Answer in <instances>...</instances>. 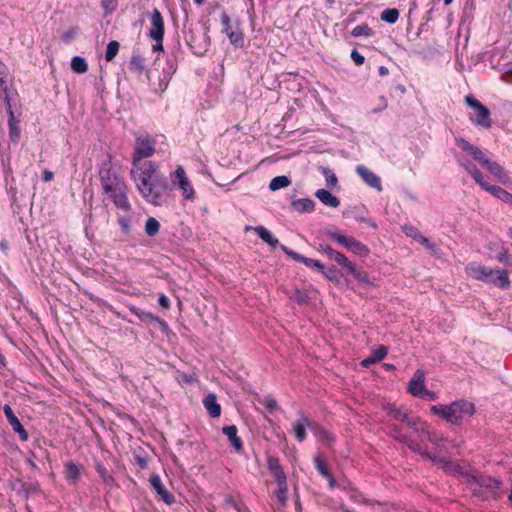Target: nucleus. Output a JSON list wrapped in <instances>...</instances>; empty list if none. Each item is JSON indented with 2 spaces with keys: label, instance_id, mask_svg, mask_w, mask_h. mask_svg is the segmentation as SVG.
<instances>
[{
  "label": "nucleus",
  "instance_id": "19",
  "mask_svg": "<svg viewBox=\"0 0 512 512\" xmlns=\"http://www.w3.org/2000/svg\"><path fill=\"white\" fill-rule=\"evenodd\" d=\"M158 166L156 163L152 161L144 162L142 167L140 168V173L138 177H135L136 184L138 182H148L149 180H154L157 177H165L162 174L157 173Z\"/></svg>",
  "mask_w": 512,
  "mask_h": 512
},
{
  "label": "nucleus",
  "instance_id": "18",
  "mask_svg": "<svg viewBox=\"0 0 512 512\" xmlns=\"http://www.w3.org/2000/svg\"><path fill=\"white\" fill-rule=\"evenodd\" d=\"M317 251L325 255L329 260L335 261L341 267L347 264L348 258L343 253L335 250L327 243H319L317 246Z\"/></svg>",
  "mask_w": 512,
  "mask_h": 512
},
{
  "label": "nucleus",
  "instance_id": "15",
  "mask_svg": "<svg viewBox=\"0 0 512 512\" xmlns=\"http://www.w3.org/2000/svg\"><path fill=\"white\" fill-rule=\"evenodd\" d=\"M149 482L154 489V491L157 493V495L161 498V500L167 504L172 505L175 503L176 499L175 496L170 493L167 488L163 485L161 478L157 474H153L150 476Z\"/></svg>",
  "mask_w": 512,
  "mask_h": 512
},
{
  "label": "nucleus",
  "instance_id": "16",
  "mask_svg": "<svg viewBox=\"0 0 512 512\" xmlns=\"http://www.w3.org/2000/svg\"><path fill=\"white\" fill-rule=\"evenodd\" d=\"M3 411L13 431L19 435L22 441H27L29 438L28 432L24 429L23 425L14 414L11 406L9 404H4Z\"/></svg>",
  "mask_w": 512,
  "mask_h": 512
},
{
  "label": "nucleus",
  "instance_id": "55",
  "mask_svg": "<svg viewBox=\"0 0 512 512\" xmlns=\"http://www.w3.org/2000/svg\"><path fill=\"white\" fill-rule=\"evenodd\" d=\"M325 277H327L329 280H337V270L334 266L325 267L324 271H320Z\"/></svg>",
  "mask_w": 512,
  "mask_h": 512
},
{
  "label": "nucleus",
  "instance_id": "12",
  "mask_svg": "<svg viewBox=\"0 0 512 512\" xmlns=\"http://www.w3.org/2000/svg\"><path fill=\"white\" fill-rule=\"evenodd\" d=\"M388 435L395 441L405 444L412 451H420V444L403 432L400 425L391 423L387 425Z\"/></svg>",
  "mask_w": 512,
  "mask_h": 512
},
{
  "label": "nucleus",
  "instance_id": "28",
  "mask_svg": "<svg viewBox=\"0 0 512 512\" xmlns=\"http://www.w3.org/2000/svg\"><path fill=\"white\" fill-rule=\"evenodd\" d=\"M315 196L326 206L337 208L340 200L326 189H318Z\"/></svg>",
  "mask_w": 512,
  "mask_h": 512
},
{
  "label": "nucleus",
  "instance_id": "57",
  "mask_svg": "<svg viewBox=\"0 0 512 512\" xmlns=\"http://www.w3.org/2000/svg\"><path fill=\"white\" fill-rule=\"evenodd\" d=\"M151 39L155 42L152 45L153 52L164 51V47H163L164 37H155V38H151Z\"/></svg>",
  "mask_w": 512,
  "mask_h": 512
},
{
  "label": "nucleus",
  "instance_id": "24",
  "mask_svg": "<svg viewBox=\"0 0 512 512\" xmlns=\"http://www.w3.org/2000/svg\"><path fill=\"white\" fill-rule=\"evenodd\" d=\"M65 467V479L71 483L76 484L82 472V466L76 462L68 461L64 464Z\"/></svg>",
  "mask_w": 512,
  "mask_h": 512
},
{
  "label": "nucleus",
  "instance_id": "1",
  "mask_svg": "<svg viewBox=\"0 0 512 512\" xmlns=\"http://www.w3.org/2000/svg\"><path fill=\"white\" fill-rule=\"evenodd\" d=\"M99 179L103 193L116 208L125 212L132 210L127 196L128 187L124 179L113 170L110 158L103 160L99 165Z\"/></svg>",
  "mask_w": 512,
  "mask_h": 512
},
{
  "label": "nucleus",
  "instance_id": "27",
  "mask_svg": "<svg viewBox=\"0 0 512 512\" xmlns=\"http://www.w3.org/2000/svg\"><path fill=\"white\" fill-rule=\"evenodd\" d=\"M0 97H2L4 99L6 109L9 114V118H8L9 128H17V125L20 122V120L16 118V116L12 110L11 99L9 97L7 87H3V89L0 90Z\"/></svg>",
  "mask_w": 512,
  "mask_h": 512
},
{
  "label": "nucleus",
  "instance_id": "25",
  "mask_svg": "<svg viewBox=\"0 0 512 512\" xmlns=\"http://www.w3.org/2000/svg\"><path fill=\"white\" fill-rule=\"evenodd\" d=\"M342 268L346 270L347 274L352 275L359 283L367 285L371 284L368 273L364 270L358 269L349 259L347 264Z\"/></svg>",
  "mask_w": 512,
  "mask_h": 512
},
{
  "label": "nucleus",
  "instance_id": "47",
  "mask_svg": "<svg viewBox=\"0 0 512 512\" xmlns=\"http://www.w3.org/2000/svg\"><path fill=\"white\" fill-rule=\"evenodd\" d=\"M388 354V348L385 345H378L371 351L370 356L376 360V362H380L383 360Z\"/></svg>",
  "mask_w": 512,
  "mask_h": 512
},
{
  "label": "nucleus",
  "instance_id": "30",
  "mask_svg": "<svg viewBox=\"0 0 512 512\" xmlns=\"http://www.w3.org/2000/svg\"><path fill=\"white\" fill-rule=\"evenodd\" d=\"M268 469L273 473L275 481H281L286 478V474L280 465V461L276 457H269L267 460Z\"/></svg>",
  "mask_w": 512,
  "mask_h": 512
},
{
  "label": "nucleus",
  "instance_id": "52",
  "mask_svg": "<svg viewBox=\"0 0 512 512\" xmlns=\"http://www.w3.org/2000/svg\"><path fill=\"white\" fill-rule=\"evenodd\" d=\"M221 24L223 26V32L226 35H229V33L234 31L231 27V18L226 12L221 14Z\"/></svg>",
  "mask_w": 512,
  "mask_h": 512
},
{
  "label": "nucleus",
  "instance_id": "10",
  "mask_svg": "<svg viewBox=\"0 0 512 512\" xmlns=\"http://www.w3.org/2000/svg\"><path fill=\"white\" fill-rule=\"evenodd\" d=\"M465 103L474 112L471 115L473 123L483 128H490L492 125L491 113L487 106L482 104L474 95L468 94L464 98Z\"/></svg>",
  "mask_w": 512,
  "mask_h": 512
},
{
  "label": "nucleus",
  "instance_id": "46",
  "mask_svg": "<svg viewBox=\"0 0 512 512\" xmlns=\"http://www.w3.org/2000/svg\"><path fill=\"white\" fill-rule=\"evenodd\" d=\"M231 44L236 47H242L244 44V36L241 30L238 28L227 35Z\"/></svg>",
  "mask_w": 512,
  "mask_h": 512
},
{
  "label": "nucleus",
  "instance_id": "11",
  "mask_svg": "<svg viewBox=\"0 0 512 512\" xmlns=\"http://www.w3.org/2000/svg\"><path fill=\"white\" fill-rule=\"evenodd\" d=\"M155 153V140L148 135L136 139L135 151L132 157L133 166H136L140 160L151 157Z\"/></svg>",
  "mask_w": 512,
  "mask_h": 512
},
{
  "label": "nucleus",
  "instance_id": "21",
  "mask_svg": "<svg viewBox=\"0 0 512 512\" xmlns=\"http://www.w3.org/2000/svg\"><path fill=\"white\" fill-rule=\"evenodd\" d=\"M357 174L365 181L367 185L378 191L382 190L381 179L374 172L369 170L364 165H358L356 167Z\"/></svg>",
  "mask_w": 512,
  "mask_h": 512
},
{
  "label": "nucleus",
  "instance_id": "45",
  "mask_svg": "<svg viewBox=\"0 0 512 512\" xmlns=\"http://www.w3.org/2000/svg\"><path fill=\"white\" fill-rule=\"evenodd\" d=\"M320 171L325 177L328 186L335 187L337 185L338 179L335 173L329 167L321 166Z\"/></svg>",
  "mask_w": 512,
  "mask_h": 512
},
{
  "label": "nucleus",
  "instance_id": "33",
  "mask_svg": "<svg viewBox=\"0 0 512 512\" xmlns=\"http://www.w3.org/2000/svg\"><path fill=\"white\" fill-rule=\"evenodd\" d=\"M145 69V58L140 54H133L129 62V70L141 74Z\"/></svg>",
  "mask_w": 512,
  "mask_h": 512
},
{
  "label": "nucleus",
  "instance_id": "56",
  "mask_svg": "<svg viewBox=\"0 0 512 512\" xmlns=\"http://www.w3.org/2000/svg\"><path fill=\"white\" fill-rule=\"evenodd\" d=\"M351 58H352L353 62L355 63V65H357V66L362 65L365 61L364 56L361 53H359L356 49L352 50Z\"/></svg>",
  "mask_w": 512,
  "mask_h": 512
},
{
  "label": "nucleus",
  "instance_id": "13",
  "mask_svg": "<svg viewBox=\"0 0 512 512\" xmlns=\"http://www.w3.org/2000/svg\"><path fill=\"white\" fill-rule=\"evenodd\" d=\"M173 182L182 190L183 197L187 200H193L195 191L186 176V172L182 166H178L174 172Z\"/></svg>",
  "mask_w": 512,
  "mask_h": 512
},
{
  "label": "nucleus",
  "instance_id": "7",
  "mask_svg": "<svg viewBox=\"0 0 512 512\" xmlns=\"http://www.w3.org/2000/svg\"><path fill=\"white\" fill-rule=\"evenodd\" d=\"M384 410L392 420L405 423L415 434L427 432V422L414 415L408 408L396 403H387Z\"/></svg>",
  "mask_w": 512,
  "mask_h": 512
},
{
  "label": "nucleus",
  "instance_id": "20",
  "mask_svg": "<svg viewBox=\"0 0 512 512\" xmlns=\"http://www.w3.org/2000/svg\"><path fill=\"white\" fill-rule=\"evenodd\" d=\"M441 466L446 474L452 475L456 478H464V480H466L467 474H469L470 472V467L465 468L461 466L458 462L451 461L448 458H445Z\"/></svg>",
  "mask_w": 512,
  "mask_h": 512
},
{
  "label": "nucleus",
  "instance_id": "54",
  "mask_svg": "<svg viewBox=\"0 0 512 512\" xmlns=\"http://www.w3.org/2000/svg\"><path fill=\"white\" fill-rule=\"evenodd\" d=\"M305 266L316 269L318 271H324V265L318 261L307 257V260H305Z\"/></svg>",
  "mask_w": 512,
  "mask_h": 512
},
{
  "label": "nucleus",
  "instance_id": "43",
  "mask_svg": "<svg viewBox=\"0 0 512 512\" xmlns=\"http://www.w3.org/2000/svg\"><path fill=\"white\" fill-rule=\"evenodd\" d=\"M119 48H120V44L118 41H116V40L110 41L107 45L106 54H105L106 61H108V62L112 61L118 54Z\"/></svg>",
  "mask_w": 512,
  "mask_h": 512
},
{
  "label": "nucleus",
  "instance_id": "48",
  "mask_svg": "<svg viewBox=\"0 0 512 512\" xmlns=\"http://www.w3.org/2000/svg\"><path fill=\"white\" fill-rule=\"evenodd\" d=\"M415 453L420 454L423 458L431 460L435 463H439L442 465V463L445 460V457H440L435 453L428 452L427 450H424L422 446L420 445V451H414Z\"/></svg>",
  "mask_w": 512,
  "mask_h": 512
},
{
  "label": "nucleus",
  "instance_id": "8",
  "mask_svg": "<svg viewBox=\"0 0 512 512\" xmlns=\"http://www.w3.org/2000/svg\"><path fill=\"white\" fill-rule=\"evenodd\" d=\"M323 234L330 240L336 242L338 245L344 247L348 251L360 256L367 257L370 254L369 247L357 240L353 236H346L341 231L329 227L323 231Z\"/></svg>",
  "mask_w": 512,
  "mask_h": 512
},
{
  "label": "nucleus",
  "instance_id": "36",
  "mask_svg": "<svg viewBox=\"0 0 512 512\" xmlns=\"http://www.w3.org/2000/svg\"><path fill=\"white\" fill-rule=\"evenodd\" d=\"M160 222L155 217H148L145 222V233L149 237H155L160 231Z\"/></svg>",
  "mask_w": 512,
  "mask_h": 512
},
{
  "label": "nucleus",
  "instance_id": "51",
  "mask_svg": "<svg viewBox=\"0 0 512 512\" xmlns=\"http://www.w3.org/2000/svg\"><path fill=\"white\" fill-rule=\"evenodd\" d=\"M314 463H315V468L317 469V471L325 478V477H328L329 474H331L329 472V469L326 465V463L319 457H315L314 459Z\"/></svg>",
  "mask_w": 512,
  "mask_h": 512
},
{
  "label": "nucleus",
  "instance_id": "3",
  "mask_svg": "<svg viewBox=\"0 0 512 512\" xmlns=\"http://www.w3.org/2000/svg\"><path fill=\"white\" fill-rule=\"evenodd\" d=\"M476 407L474 403L461 399L451 402L449 405L437 404L430 407V412L440 416L451 425H461L462 422L474 415Z\"/></svg>",
  "mask_w": 512,
  "mask_h": 512
},
{
  "label": "nucleus",
  "instance_id": "32",
  "mask_svg": "<svg viewBox=\"0 0 512 512\" xmlns=\"http://www.w3.org/2000/svg\"><path fill=\"white\" fill-rule=\"evenodd\" d=\"M254 230H255L257 236L260 239H262L264 242H266L268 245H270L271 247L275 248L276 246L279 245L278 239L275 238L272 235V233L264 226H261V225L256 226Z\"/></svg>",
  "mask_w": 512,
  "mask_h": 512
},
{
  "label": "nucleus",
  "instance_id": "9",
  "mask_svg": "<svg viewBox=\"0 0 512 512\" xmlns=\"http://www.w3.org/2000/svg\"><path fill=\"white\" fill-rule=\"evenodd\" d=\"M472 271L474 278L477 280L492 283L501 289H508L510 287V280L506 270H493L479 265L473 268Z\"/></svg>",
  "mask_w": 512,
  "mask_h": 512
},
{
  "label": "nucleus",
  "instance_id": "41",
  "mask_svg": "<svg viewBox=\"0 0 512 512\" xmlns=\"http://www.w3.org/2000/svg\"><path fill=\"white\" fill-rule=\"evenodd\" d=\"M71 68L75 73L83 74L88 70V64L83 57L75 56L71 61Z\"/></svg>",
  "mask_w": 512,
  "mask_h": 512
},
{
  "label": "nucleus",
  "instance_id": "53",
  "mask_svg": "<svg viewBox=\"0 0 512 512\" xmlns=\"http://www.w3.org/2000/svg\"><path fill=\"white\" fill-rule=\"evenodd\" d=\"M7 75H8V68L2 61H0V90H2L3 87H7L6 86Z\"/></svg>",
  "mask_w": 512,
  "mask_h": 512
},
{
  "label": "nucleus",
  "instance_id": "38",
  "mask_svg": "<svg viewBox=\"0 0 512 512\" xmlns=\"http://www.w3.org/2000/svg\"><path fill=\"white\" fill-rule=\"evenodd\" d=\"M96 472L101 477L103 482L108 486H113L115 483L114 477L108 472L106 467L102 463H96L95 465Z\"/></svg>",
  "mask_w": 512,
  "mask_h": 512
},
{
  "label": "nucleus",
  "instance_id": "59",
  "mask_svg": "<svg viewBox=\"0 0 512 512\" xmlns=\"http://www.w3.org/2000/svg\"><path fill=\"white\" fill-rule=\"evenodd\" d=\"M421 399H428L431 401H435L438 399V394L434 391L427 390L426 388L423 391L422 396H420Z\"/></svg>",
  "mask_w": 512,
  "mask_h": 512
},
{
  "label": "nucleus",
  "instance_id": "60",
  "mask_svg": "<svg viewBox=\"0 0 512 512\" xmlns=\"http://www.w3.org/2000/svg\"><path fill=\"white\" fill-rule=\"evenodd\" d=\"M419 437L426 436L428 440L433 444H438V438L435 434L430 433L429 431V425L427 424V432L426 433H420L417 434Z\"/></svg>",
  "mask_w": 512,
  "mask_h": 512
},
{
  "label": "nucleus",
  "instance_id": "44",
  "mask_svg": "<svg viewBox=\"0 0 512 512\" xmlns=\"http://www.w3.org/2000/svg\"><path fill=\"white\" fill-rule=\"evenodd\" d=\"M121 232L127 237L131 233V218L128 216L120 215L117 217Z\"/></svg>",
  "mask_w": 512,
  "mask_h": 512
},
{
  "label": "nucleus",
  "instance_id": "61",
  "mask_svg": "<svg viewBox=\"0 0 512 512\" xmlns=\"http://www.w3.org/2000/svg\"><path fill=\"white\" fill-rule=\"evenodd\" d=\"M158 303L161 307L168 309L170 308V300L165 294H160L158 297Z\"/></svg>",
  "mask_w": 512,
  "mask_h": 512
},
{
  "label": "nucleus",
  "instance_id": "23",
  "mask_svg": "<svg viewBox=\"0 0 512 512\" xmlns=\"http://www.w3.org/2000/svg\"><path fill=\"white\" fill-rule=\"evenodd\" d=\"M222 433L227 436L230 444L237 453H242L244 450L243 441L238 436V429L235 425L225 426L222 429Z\"/></svg>",
  "mask_w": 512,
  "mask_h": 512
},
{
  "label": "nucleus",
  "instance_id": "29",
  "mask_svg": "<svg viewBox=\"0 0 512 512\" xmlns=\"http://www.w3.org/2000/svg\"><path fill=\"white\" fill-rule=\"evenodd\" d=\"M403 232L413 238L414 240L420 242L428 248H434V245L430 243L429 239L421 234V232L412 225H406L403 227Z\"/></svg>",
  "mask_w": 512,
  "mask_h": 512
},
{
  "label": "nucleus",
  "instance_id": "35",
  "mask_svg": "<svg viewBox=\"0 0 512 512\" xmlns=\"http://www.w3.org/2000/svg\"><path fill=\"white\" fill-rule=\"evenodd\" d=\"M291 184V179L286 175L276 176L269 183L271 191H277L281 188H286Z\"/></svg>",
  "mask_w": 512,
  "mask_h": 512
},
{
  "label": "nucleus",
  "instance_id": "49",
  "mask_svg": "<svg viewBox=\"0 0 512 512\" xmlns=\"http://www.w3.org/2000/svg\"><path fill=\"white\" fill-rule=\"evenodd\" d=\"M293 299L300 305L306 304L309 302L310 297L306 290L303 289H295L293 294Z\"/></svg>",
  "mask_w": 512,
  "mask_h": 512
},
{
  "label": "nucleus",
  "instance_id": "58",
  "mask_svg": "<svg viewBox=\"0 0 512 512\" xmlns=\"http://www.w3.org/2000/svg\"><path fill=\"white\" fill-rule=\"evenodd\" d=\"M2 167H3L4 175L6 177L11 176L13 174V169L11 167L9 158H7V159L2 158Z\"/></svg>",
  "mask_w": 512,
  "mask_h": 512
},
{
  "label": "nucleus",
  "instance_id": "63",
  "mask_svg": "<svg viewBox=\"0 0 512 512\" xmlns=\"http://www.w3.org/2000/svg\"><path fill=\"white\" fill-rule=\"evenodd\" d=\"M77 31L76 29L74 28H70L68 29L67 31H65V33L63 34V40L64 41H69L71 40L75 35H76Z\"/></svg>",
  "mask_w": 512,
  "mask_h": 512
},
{
  "label": "nucleus",
  "instance_id": "50",
  "mask_svg": "<svg viewBox=\"0 0 512 512\" xmlns=\"http://www.w3.org/2000/svg\"><path fill=\"white\" fill-rule=\"evenodd\" d=\"M281 250L287 255L289 256L290 258H292L293 260L297 261V262H300V263H303L305 264V260H307V257L301 255L300 253L298 252H295L291 249H289L288 247H286L285 245H281Z\"/></svg>",
  "mask_w": 512,
  "mask_h": 512
},
{
  "label": "nucleus",
  "instance_id": "39",
  "mask_svg": "<svg viewBox=\"0 0 512 512\" xmlns=\"http://www.w3.org/2000/svg\"><path fill=\"white\" fill-rule=\"evenodd\" d=\"M373 35H374V31L371 27H369V25L367 23L360 24V25L356 26L355 28H353L351 31V36L355 37V38L361 37V36L371 37Z\"/></svg>",
  "mask_w": 512,
  "mask_h": 512
},
{
  "label": "nucleus",
  "instance_id": "5",
  "mask_svg": "<svg viewBox=\"0 0 512 512\" xmlns=\"http://www.w3.org/2000/svg\"><path fill=\"white\" fill-rule=\"evenodd\" d=\"M458 163L471 175L473 180L486 192L490 193L495 198L512 206V194L504 188L496 185L489 184L482 172L471 161L463 156L456 155Z\"/></svg>",
  "mask_w": 512,
  "mask_h": 512
},
{
  "label": "nucleus",
  "instance_id": "14",
  "mask_svg": "<svg viewBox=\"0 0 512 512\" xmlns=\"http://www.w3.org/2000/svg\"><path fill=\"white\" fill-rule=\"evenodd\" d=\"M165 34V23L161 12L154 8L150 14V28L148 30V36L150 38L164 37Z\"/></svg>",
  "mask_w": 512,
  "mask_h": 512
},
{
  "label": "nucleus",
  "instance_id": "2",
  "mask_svg": "<svg viewBox=\"0 0 512 512\" xmlns=\"http://www.w3.org/2000/svg\"><path fill=\"white\" fill-rule=\"evenodd\" d=\"M465 482L469 486L472 495L478 500H498L501 497L503 482L499 477L485 475L470 467Z\"/></svg>",
  "mask_w": 512,
  "mask_h": 512
},
{
  "label": "nucleus",
  "instance_id": "42",
  "mask_svg": "<svg viewBox=\"0 0 512 512\" xmlns=\"http://www.w3.org/2000/svg\"><path fill=\"white\" fill-rule=\"evenodd\" d=\"M276 483L278 486V489L275 493L276 497L282 505H285L286 501H287V493H288L287 479L277 481Z\"/></svg>",
  "mask_w": 512,
  "mask_h": 512
},
{
  "label": "nucleus",
  "instance_id": "22",
  "mask_svg": "<svg viewBox=\"0 0 512 512\" xmlns=\"http://www.w3.org/2000/svg\"><path fill=\"white\" fill-rule=\"evenodd\" d=\"M310 425H311V422H310L309 417L306 416L303 412H300L299 418L295 421V423L293 425V430H292L295 438L299 442H303L306 439V437H307L306 428L310 427Z\"/></svg>",
  "mask_w": 512,
  "mask_h": 512
},
{
  "label": "nucleus",
  "instance_id": "34",
  "mask_svg": "<svg viewBox=\"0 0 512 512\" xmlns=\"http://www.w3.org/2000/svg\"><path fill=\"white\" fill-rule=\"evenodd\" d=\"M129 311L144 322H154V320H159L158 316L152 314L151 312L144 311L133 305L129 307Z\"/></svg>",
  "mask_w": 512,
  "mask_h": 512
},
{
  "label": "nucleus",
  "instance_id": "40",
  "mask_svg": "<svg viewBox=\"0 0 512 512\" xmlns=\"http://www.w3.org/2000/svg\"><path fill=\"white\" fill-rule=\"evenodd\" d=\"M259 403L269 413H274L275 411H277L279 409V405H278L277 400L274 397L270 396V395H267V396H264V397L260 398L259 399Z\"/></svg>",
  "mask_w": 512,
  "mask_h": 512
},
{
  "label": "nucleus",
  "instance_id": "26",
  "mask_svg": "<svg viewBox=\"0 0 512 512\" xmlns=\"http://www.w3.org/2000/svg\"><path fill=\"white\" fill-rule=\"evenodd\" d=\"M203 405L205 409L207 410L208 414L212 418H218L221 415V406L217 402V397L213 393H209L204 399H203Z\"/></svg>",
  "mask_w": 512,
  "mask_h": 512
},
{
  "label": "nucleus",
  "instance_id": "17",
  "mask_svg": "<svg viewBox=\"0 0 512 512\" xmlns=\"http://www.w3.org/2000/svg\"><path fill=\"white\" fill-rule=\"evenodd\" d=\"M425 388V374L423 370L418 369L408 383V392L414 397L420 398Z\"/></svg>",
  "mask_w": 512,
  "mask_h": 512
},
{
  "label": "nucleus",
  "instance_id": "64",
  "mask_svg": "<svg viewBox=\"0 0 512 512\" xmlns=\"http://www.w3.org/2000/svg\"><path fill=\"white\" fill-rule=\"evenodd\" d=\"M225 503H226V505L228 507L233 508V509L239 511L238 504L236 503V501L232 497H227L226 500H225Z\"/></svg>",
  "mask_w": 512,
  "mask_h": 512
},
{
  "label": "nucleus",
  "instance_id": "31",
  "mask_svg": "<svg viewBox=\"0 0 512 512\" xmlns=\"http://www.w3.org/2000/svg\"><path fill=\"white\" fill-rule=\"evenodd\" d=\"M314 207L315 202L310 198H300L292 202V208L299 213H310Z\"/></svg>",
  "mask_w": 512,
  "mask_h": 512
},
{
  "label": "nucleus",
  "instance_id": "62",
  "mask_svg": "<svg viewBox=\"0 0 512 512\" xmlns=\"http://www.w3.org/2000/svg\"><path fill=\"white\" fill-rule=\"evenodd\" d=\"M21 130H9V138L13 143H18Z\"/></svg>",
  "mask_w": 512,
  "mask_h": 512
},
{
  "label": "nucleus",
  "instance_id": "37",
  "mask_svg": "<svg viewBox=\"0 0 512 512\" xmlns=\"http://www.w3.org/2000/svg\"><path fill=\"white\" fill-rule=\"evenodd\" d=\"M400 16L399 10L396 8H387L380 14V19L386 23L394 24Z\"/></svg>",
  "mask_w": 512,
  "mask_h": 512
},
{
  "label": "nucleus",
  "instance_id": "4",
  "mask_svg": "<svg viewBox=\"0 0 512 512\" xmlns=\"http://www.w3.org/2000/svg\"><path fill=\"white\" fill-rule=\"evenodd\" d=\"M456 144L463 151L467 152L476 162L485 168L496 180L506 185L511 184L512 180L505 169L496 161L489 159L485 153L477 146L469 143L463 138H456Z\"/></svg>",
  "mask_w": 512,
  "mask_h": 512
},
{
  "label": "nucleus",
  "instance_id": "6",
  "mask_svg": "<svg viewBox=\"0 0 512 512\" xmlns=\"http://www.w3.org/2000/svg\"><path fill=\"white\" fill-rule=\"evenodd\" d=\"M137 189L141 196L155 206H161L167 198L169 183L166 177H157L148 182H138Z\"/></svg>",
  "mask_w": 512,
  "mask_h": 512
}]
</instances>
